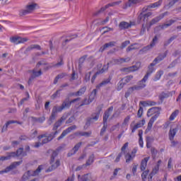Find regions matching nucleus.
<instances>
[{"label":"nucleus","instance_id":"13","mask_svg":"<svg viewBox=\"0 0 181 181\" xmlns=\"http://www.w3.org/2000/svg\"><path fill=\"white\" fill-rule=\"evenodd\" d=\"M11 124H18L19 125H22L23 122H19L18 120H8L6 123L3 126L1 132H6L8 131V127Z\"/></svg>","mask_w":181,"mask_h":181},{"label":"nucleus","instance_id":"33","mask_svg":"<svg viewBox=\"0 0 181 181\" xmlns=\"http://www.w3.org/2000/svg\"><path fill=\"white\" fill-rule=\"evenodd\" d=\"M148 160H149V157L145 158L141 160V170L144 171L145 169H146V165H148Z\"/></svg>","mask_w":181,"mask_h":181},{"label":"nucleus","instance_id":"27","mask_svg":"<svg viewBox=\"0 0 181 181\" xmlns=\"http://www.w3.org/2000/svg\"><path fill=\"white\" fill-rule=\"evenodd\" d=\"M158 42V36L155 35L154 37L153 38V40L151 43L149 45H147L144 48V50H151L152 47H154V46L156 45Z\"/></svg>","mask_w":181,"mask_h":181},{"label":"nucleus","instance_id":"1","mask_svg":"<svg viewBox=\"0 0 181 181\" xmlns=\"http://www.w3.org/2000/svg\"><path fill=\"white\" fill-rule=\"evenodd\" d=\"M163 0H159L158 1L152 4L149 6H147L142 8V13H141L138 17L139 21H143L146 23H148V18H150V16H152V12H148L145 13L148 9H152V8H158V6H160L162 5Z\"/></svg>","mask_w":181,"mask_h":181},{"label":"nucleus","instance_id":"8","mask_svg":"<svg viewBox=\"0 0 181 181\" xmlns=\"http://www.w3.org/2000/svg\"><path fill=\"white\" fill-rule=\"evenodd\" d=\"M103 108L100 106L97 107V112L92 113L90 117H89V121H92V122H95V121H98V118H100V114H101V111Z\"/></svg>","mask_w":181,"mask_h":181},{"label":"nucleus","instance_id":"38","mask_svg":"<svg viewBox=\"0 0 181 181\" xmlns=\"http://www.w3.org/2000/svg\"><path fill=\"white\" fill-rule=\"evenodd\" d=\"M10 42L14 43V45H19L21 43V37H10Z\"/></svg>","mask_w":181,"mask_h":181},{"label":"nucleus","instance_id":"14","mask_svg":"<svg viewBox=\"0 0 181 181\" xmlns=\"http://www.w3.org/2000/svg\"><path fill=\"white\" fill-rule=\"evenodd\" d=\"M166 15H168V12H165L162 14H160L158 16L153 18L149 23V26H152L155 25V23H158V22H159V21H161V19H163V18H165Z\"/></svg>","mask_w":181,"mask_h":181},{"label":"nucleus","instance_id":"23","mask_svg":"<svg viewBox=\"0 0 181 181\" xmlns=\"http://www.w3.org/2000/svg\"><path fill=\"white\" fill-rule=\"evenodd\" d=\"M106 70H108V66H104L101 70L98 71L91 78V83H94V81H95V78H97V76H98L99 74H103V73H104Z\"/></svg>","mask_w":181,"mask_h":181},{"label":"nucleus","instance_id":"30","mask_svg":"<svg viewBox=\"0 0 181 181\" xmlns=\"http://www.w3.org/2000/svg\"><path fill=\"white\" fill-rule=\"evenodd\" d=\"M145 125V119H142L141 122L136 123L132 129V132L134 134L138 128H141V127H144Z\"/></svg>","mask_w":181,"mask_h":181},{"label":"nucleus","instance_id":"58","mask_svg":"<svg viewBox=\"0 0 181 181\" xmlns=\"http://www.w3.org/2000/svg\"><path fill=\"white\" fill-rule=\"evenodd\" d=\"M62 89L57 90L53 95H52V98H57V97H60V91H62Z\"/></svg>","mask_w":181,"mask_h":181},{"label":"nucleus","instance_id":"29","mask_svg":"<svg viewBox=\"0 0 181 181\" xmlns=\"http://www.w3.org/2000/svg\"><path fill=\"white\" fill-rule=\"evenodd\" d=\"M177 133V127L173 128V129H170L168 133V136H169V139L170 141H173V139H175V136L176 135V134Z\"/></svg>","mask_w":181,"mask_h":181},{"label":"nucleus","instance_id":"40","mask_svg":"<svg viewBox=\"0 0 181 181\" xmlns=\"http://www.w3.org/2000/svg\"><path fill=\"white\" fill-rule=\"evenodd\" d=\"M86 90H87V87H86V86L81 88L80 90H78L76 92V97L83 95V94H84V93H86Z\"/></svg>","mask_w":181,"mask_h":181},{"label":"nucleus","instance_id":"45","mask_svg":"<svg viewBox=\"0 0 181 181\" xmlns=\"http://www.w3.org/2000/svg\"><path fill=\"white\" fill-rule=\"evenodd\" d=\"M177 115H179V110H176L170 115L169 118L170 121H173V119H175V118L177 117Z\"/></svg>","mask_w":181,"mask_h":181},{"label":"nucleus","instance_id":"41","mask_svg":"<svg viewBox=\"0 0 181 181\" xmlns=\"http://www.w3.org/2000/svg\"><path fill=\"white\" fill-rule=\"evenodd\" d=\"M16 157H19L21 156V155H22V156H26V153H23V148L21 147L18 149H17L16 152H15Z\"/></svg>","mask_w":181,"mask_h":181},{"label":"nucleus","instance_id":"52","mask_svg":"<svg viewBox=\"0 0 181 181\" xmlns=\"http://www.w3.org/2000/svg\"><path fill=\"white\" fill-rule=\"evenodd\" d=\"M112 111H114V107L111 106L105 112L104 114L105 115H107V117H110V115H111V113L112 112Z\"/></svg>","mask_w":181,"mask_h":181},{"label":"nucleus","instance_id":"39","mask_svg":"<svg viewBox=\"0 0 181 181\" xmlns=\"http://www.w3.org/2000/svg\"><path fill=\"white\" fill-rule=\"evenodd\" d=\"M94 153H92L89 157L88 160L86 161V165L90 166V165H92L94 163L95 159Z\"/></svg>","mask_w":181,"mask_h":181},{"label":"nucleus","instance_id":"25","mask_svg":"<svg viewBox=\"0 0 181 181\" xmlns=\"http://www.w3.org/2000/svg\"><path fill=\"white\" fill-rule=\"evenodd\" d=\"M154 66H156V64L155 63V62L153 61V62L151 63L148 67V70L145 75L146 77L149 78V76H151V74H152L153 71H155V68L153 67Z\"/></svg>","mask_w":181,"mask_h":181},{"label":"nucleus","instance_id":"22","mask_svg":"<svg viewBox=\"0 0 181 181\" xmlns=\"http://www.w3.org/2000/svg\"><path fill=\"white\" fill-rule=\"evenodd\" d=\"M66 119H67V117L66 116H62L61 117V119H59L58 121H57L52 128V131H56V129H57L59 127H62V124L64 121H66Z\"/></svg>","mask_w":181,"mask_h":181},{"label":"nucleus","instance_id":"21","mask_svg":"<svg viewBox=\"0 0 181 181\" xmlns=\"http://www.w3.org/2000/svg\"><path fill=\"white\" fill-rule=\"evenodd\" d=\"M43 170V165H39L38 168L35 171L28 170L25 173L28 174V177L30 176H37L40 172ZM33 172V174H32Z\"/></svg>","mask_w":181,"mask_h":181},{"label":"nucleus","instance_id":"2","mask_svg":"<svg viewBox=\"0 0 181 181\" xmlns=\"http://www.w3.org/2000/svg\"><path fill=\"white\" fill-rule=\"evenodd\" d=\"M36 8H39V4L35 2H29L25 6V9H21L19 11L20 16H25L32 13L34 11H36Z\"/></svg>","mask_w":181,"mask_h":181},{"label":"nucleus","instance_id":"43","mask_svg":"<svg viewBox=\"0 0 181 181\" xmlns=\"http://www.w3.org/2000/svg\"><path fill=\"white\" fill-rule=\"evenodd\" d=\"M175 39H177V35H173L172 37H170V39L168 41H165L164 42V46H168V45H170V43H172V42L173 40H175Z\"/></svg>","mask_w":181,"mask_h":181},{"label":"nucleus","instance_id":"9","mask_svg":"<svg viewBox=\"0 0 181 181\" xmlns=\"http://www.w3.org/2000/svg\"><path fill=\"white\" fill-rule=\"evenodd\" d=\"M42 138H45L42 139V142H36L35 144V148H39V146H42V145H45V144H47L48 142H50V140H49V138L46 134H42L38 136V139H42Z\"/></svg>","mask_w":181,"mask_h":181},{"label":"nucleus","instance_id":"36","mask_svg":"<svg viewBox=\"0 0 181 181\" xmlns=\"http://www.w3.org/2000/svg\"><path fill=\"white\" fill-rule=\"evenodd\" d=\"M175 22H176V21L170 20L167 22V23H165L163 25H160V27L161 28V29H165L166 28H169V26H172V25H173Z\"/></svg>","mask_w":181,"mask_h":181},{"label":"nucleus","instance_id":"59","mask_svg":"<svg viewBox=\"0 0 181 181\" xmlns=\"http://www.w3.org/2000/svg\"><path fill=\"white\" fill-rule=\"evenodd\" d=\"M159 97L160 100H165V98H168L169 97V93H162Z\"/></svg>","mask_w":181,"mask_h":181},{"label":"nucleus","instance_id":"6","mask_svg":"<svg viewBox=\"0 0 181 181\" xmlns=\"http://www.w3.org/2000/svg\"><path fill=\"white\" fill-rule=\"evenodd\" d=\"M121 2H122V1H119L113 2L112 4H107L104 7H102L99 11L95 12L93 13V16H98V15H100V13H103V12H104V11H105V9H108L109 6H115L116 5H119V4H121Z\"/></svg>","mask_w":181,"mask_h":181},{"label":"nucleus","instance_id":"37","mask_svg":"<svg viewBox=\"0 0 181 181\" xmlns=\"http://www.w3.org/2000/svg\"><path fill=\"white\" fill-rule=\"evenodd\" d=\"M53 131H54V132H52L51 134H49L48 135V136H47L49 141H53V139H54V138H56V135H57L59 134V131H57V129L53 130Z\"/></svg>","mask_w":181,"mask_h":181},{"label":"nucleus","instance_id":"55","mask_svg":"<svg viewBox=\"0 0 181 181\" xmlns=\"http://www.w3.org/2000/svg\"><path fill=\"white\" fill-rule=\"evenodd\" d=\"M145 32H146V24H142V27L140 31V36L144 35Z\"/></svg>","mask_w":181,"mask_h":181},{"label":"nucleus","instance_id":"47","mask_svg":"<svg viewBox=\"0 0 181 181\" xmlns=\"http://www.w3.org/2000/svg\"><path fill=\"white\" fill-rule=\"evenodd\" d=\"M111 63L112 64H122V58H119V59H113L111 61Z\"/></svg>","mask_w":181,"mask_h":181},{"label":"nucleus","instance_id":"57","mask_svg":"<svg viewBox=\"0 0 181 181\" xmlns=\"http://www.w3.org/2000/svg\"><path fill=\"white\" fill-rule=\"evenodd\" d=\"M177 63H178V60L175 59L170 64V65L168 66V69H173V67H175V66H176V64H177Z\"/></svg>","mask_w":181,"mask_h":181},{"label":"nucleus","instance_id":"11","mask_svg":"<svg viewBox=\"0 0 181 181\" xmlns=\"http://www.w3.org/2000/svg\"><path fill=\"white\" fill-rule=\"evenodd\" d=\"M139 66H141V64H136V65L129 66V67H124L120 69V71H122L123 73H131V71H136L139 69Z\"/></svg>","mask_w":181,"mask_h":181},{"label":"nucleus","instance_id":"10","mask_svg":"<svg viewBox=\"0 0 181 181\" xmlns=\"http://www.w3.org/2000/svg\"><path fill=\"white\" fill-rule=\"evenodd\" d=\"M74 129H77V126L73 125L64 130L62 134L57 138L58 141H60V139H63V138L66 136V135L70 134V132H71V131H74Z\"/></svg>","mask_w":181,"mask_h":181},{"label":"nucleus","instance_id":"3","mask_svg":"<svg viewBox=\"0 0 181 181\" xmlns=\"http://www.w3.org/2000/svg\"><path fill=\"white\" fill-rule=\"evenodd\" d=\"M71 100H70V98L67 97L62 102L61 106L55 105L53 107L52 110H55L56 112H62L63 110H69L70 107H71Z\"/></svg>","mask_w":181,"mask_h":181},{"label":"nucleus","instance_id":"56","mask_svg":"<svg viewBox=\"0 0 181 181\" xmlns=\"http://www.w3.org/2000/svg\"><path fill=\"white\" fill-rule=\"evenodd\" d=\"M176 76H177V71L168 73L167 77H168V78H175Z\"/></svg>","mask_w":181,"mask_h":181},{"label":"nucleus","instance_id":"15","mask_svg":"<svg viewBox=\"0 0 181 181\" xmlns=\"http://www.w3.org/2000/svg\"><path fill=\"white\" fill-rule=\"evenodd\" d=\"M83 144L82 142H79L78 144H76L74 148L71 150V151L69 153H68L67 156L68 158H70V156H73V155H76V153H77V151H78V149H80V148L81 147V145Z\"/></svg>","mask_w":181,"mask_h":181},{"label":"nucleus","instance_id":"49","mask_svg":"<svg viewBox=\"0 0 181 181\" xmlns=\"http://www.w3.org/2000/svg\"><path fill=\"white\" fill-rule=\"evenodd\" d=\"M39 76H42V70L40 69L38 71H36V70L33 69L32 77H39Z\"/></svg>","mask_w":181,"mask_h":181},{"label":"nucleus","instance_id":"51","mask_svg":"<svg viewBox=\"0 0 181 181\" xmlns=\"http://www.w3.org/2000/svg\"><path fill=\"white\" fill-rule=\"evenodd\" d=\"M128 145H129V143H128V142L125 143V144L123 145V146H122V148H121V151H122L121 153H122V154L123 153V155H125V154L127 153L126 149H127V148H128Z\"/></svg>","mask_w":181,"mask_h":181},{"label":"nucleus","instance_id":"48","mask_svg":"<svg viewBox=\"0 0 181 181\" xmlns=\"http://www.w3.org/2000/svg\"><path fill=\"white\" fill-rule=\"evenodd\" d=\"M124 86H125V83H124V81L122 80L119 81L118 84H117V90L118 91L122 90V88H124Z\"/></svg>","mask_w":181,"mask_h":181},{"label":"nucleus","instance_id":"35","mask_svg":"<svg viewBox=\"0 0 181 181\" xmlns=\"http://www.w3.org/2000/svg\"><path fill=\"white\" fill-rule=\"evenodd\" d=\"M97 89H93V91L90 93L88 99L91 103H93L94 100H95V97H97Z\"/></svg>","mask_w":181,"mask_h":181},{"label":"nucleus","instance_id":"61","mask_svg":"<svg viewBox=\"0 0 181 181\" xmlns=\"http://www.w3.org/2000/svg\"><path fill=\"white\" fill-rule=\"evenodd\" d=\"M87 57H88V55L86 54V55H83V57H81L80 59H79V63L80 64H83L86 60V59H87Z\"/></svg>","mask_w":181,"mask_h":181},{"label":"nucleus","instance_id":"32","mask_svg":"<svg viewBox=\"0 0 181 181\" xmlns=\"http://www.w3.org/2000/svg\"><path fill=\"white\" fill-rule=\"evenodd\" d=\"M124 155V158L126 160V163H130L134 160V158H135L134 155H132L129 153H126Z\"/></svg>","mask_w":181,"mask_h":181},{"label":"nucleus","instance_id":"53","mask_svg":"<svg viewBox=\"0 0 181 181\" xmlns=\"http://www.w3.org/2000/svg\"><path fill=\"white\" fill-rule=\"evenodd\" d=\"M136 45H138V44L137 43L132 44L130 46H129L127 48V52H131L132 50H135V49H138V47H134V46H136Z\"/></svg>","mask_w":181,"mask_h":181},{"label":"nucleus","instance_id":"54","mask_svg":"<svg viewBox=\"0 0 181 181\" xmlns=\"http://www.w3.org/2000/svg\"><path fill=\"white\" fill-rule=\"evenodd\" d=\"M92 102L90 101V99L85 98L82 103L81 104V107H83V105H89V104H91Z\"/></svg>","mask_w":181,"mask_h":181},{"label":"nucleus","instance_id":"26","mask_svg":"<svg viewBox=\"0 0 181 181\" xmlns=\"http://www.w3.org/2000/svg\"><path fill=\"white\" fill-rule=\"evenodd\" d=\"M56 117H57V112H56V109H52L51 116L47 122L48 125H52V124H53V121L56 119Z\"/></svg>","mask_w":181,"mask_h":181},{"label":"nucleus","instance_id":"7","mask_svg":"<svg viewBox=\"0 0 181 181\" xmlns=\"http://www.w3.org/2000/svg\"><path fill=\"white\" fill-rule=\"evenodd\" d=\"M144 0H128L126 3H124L122 6V9H128V8H131L132 6H135V5H138V4H141Z\"/></svg>","mask_w":181,"mask_h":181},{"label":"nucleus","instance_id":"42","mask_svg":"<svg viewBox=\"0 0 181 181\" xmlns=\"http://www.w3.org/2000/svg\"><path fill=\"white\" fill-rule=\"evenodd\" d=\"M64 64V62H63V59H61L59 62L53 64L52 66H49L47 67L46 70H49V69H52V67H60Z\"/></svg>","mask_w":181,"mask_h":181},{"label":"nucleus","instance_id":"24","mask_svg":"<svg viewBox=\"0 0 181 181\" xmlns=\"http://www.w3.org/2000/svg\"><path fill=\"white\" fill-rule=\"evenodd\" d=\"M6 156H1V160H11L12 158H16V153L15 152H7L6 153Z\"/></svg>","mask_w":181,"mask_h":181},{"label":"nucleus","instance_id":"50","mask_svg":"<svg viewBox=\"0 0 181 181\" xmlns=\"http://www.w3.org/2000/svg\"><path fill=\"white\" fill-rule=\"evenodd\" d=\"M108 127L107 124H103V127L100 130V136H103L104 134H105V131H107V128Z\"/></svg>","mask_w":181,"mask_h":181},{"label":"nucleus","instance_id":"5","mask_svg":"<svg viewBox=\"0 0 181 181\" xmlns=\"http://www.w3.org/2000/svg\"><path fill=\"white\" fill-rule=\"evenodd\" d=\"M23 162V160H20V161H15L13 163H12L9 166H8L7 168H6L5 170H3L1 171H0V173H8V172H11V170H13V169H16V168H18V166H20V165H22V163Z\"/></svg>","mask_w":181,"mask_h":181},{"label":"nucleus","instance_id":"28","mask_svg":"<svg viewBox=\"0 0 181 181\" xmlns=\"http://www.w3.org/2000/svg\"><path fill=\"white\" fill-rule=\"evenodd\" d=\"M115 41H112L107 43H105L103 47H101L99 49V52H104L105 49H108V47H113V46H115Z\"/></svg>","mask_w":181,"mask_h":181},{"label":"nucleus","instance_id":"44","mask_svg":"<svg viewBox=\"0 0 181 181\" xmlns=\"http://www.w3.org/2000/svg\"><path fill=\"white\" fill-rule=\"evenodd\" d=\"M134 78V76L132 75L127 76L124 78H123L122 80L124 84H127V83H129L131 80Z\"/></svg>","mask_w":181,"mask_h":181},{"label":"nucleus","instance_id":"12","mask_svg":"<svg viewBox=\"0 0 181 181\" xmlns=\"http://www.w3.org/2000/svg\"><path fill=\"white\" fill-rule=\"evenodd\" d=\"M158 117H159V113H157L154 115L149 120L148 123L147 128L146 129V132H149L151 129H152V127L153 125V123L155 122L156 119H158Z\"/></svg>","mask_w":181,"mask_h":181},{"label":"nucleus","instance_id":"63","mask_svg":"<svg viewBox=\"0 0 181 181\" xmlns=\"http://www.w3.org/2000/svg\"><path fill=\"white\" fill-rule=\"evenodd\" d=\"M29 175H28V173H25L21 178V181H26V180H29Z\"/></svg>","mask_w":181,"mask_h":181},{"label":"nucleus","instance_id":"16","mask_svg":"<svg viewBox=\"0 0 181 181\" xmlns=\"http://www.w3.org/2000/svg\"><path fill=\"white\" fill-rule=\"evenodd\" d=\"M50 165L51 166L46 170L47 173L53 172V170H55V169H57V168L60 166V160H57L55 163L52 162V160H50Z\"/></svg>","mask_w":181,"mask_h":181},{"label":"nucleus","instance_id":"19","mask_svg":"<svg viewBox=\"0 0 181 181\" xmlns=\"http://www.w3.org/2000/svg\"><path fill=\"white\" fill-rule=\"evenodd\" d=\"M160 108L158 107H151L147 112V117H152L153 114H155V115H156V114H158V117H159V115L160 114Z\"/></svg>","mask_w":181,"mask_h":181},{"label":"nucleus","instance_id":"31","mask_svg":"<svg viewBox=\"0 0 181 181\" xmlns=\"http://www.w3.org/2000/svg\"><path fill=\"white\" fill-rule=\"evenodd\" d=\"M34 49H36L37 50H41L42 47H40V45H31L30 47L26 48L24 53H28L29 52H31V50H33Z\"/></svg>","mask_w":181,"mask_h":181},{"label":"nucleus","instance_id":"34","mask_svg":"<svg viewBox=\"0 0 181 181\" xmlns=\"http://www.w3.org/2000/svg\"><path fill=\"white\" fill-rule=\"evenodd\" d=\"M76 136H86L88 138L91 135V132H78L75 133Z\"/></svg>","mask_w":181,"mask_h":181},{"label":"nucleus","instance_id":"17","mask_svg":"<svg viewBox=\"0 0 181 181\" xmlns=\"http://www.w3.org/2000/svg\"><path fill=\"white\" fill-rule=\"evenodd\" d=\"M168 51L166 50L163 54L162 53L158 54V56L156 57L153 62H154L156 64H158V63H160V62H162L166 57V56H168Z\"/></svg>","mask_w":181,"mask_h":181},{"label":"nucleus","instance_id":"20","mask_svg":"<svg viewBox=\"0 0 181 181\" xmlns=\"http://www.w3.org/2000/svg\"><path fill=\"white\" fill-rule=\"evenodd\" d=\"M111 80H112V76H109L107 78L104 79L100 83L96 86V88L100 90L101 87H104L107 86V84H110L111 83Z\"/></svg>","mask_w":181,"mask_h":181},{"label":"nucleus","instance_id":"18","mask_svg":"<svg viewBox=\"0 0 181 181\" xmlns=\"http://www.w3.org/2000/svg\"><path fill=\"white\" fill-rule=\"evenodd\" d=\"M134 25H135V23L132 22L127 23L125 21H122L119 24V28L121 29V30H124L125 29H129V28H131V26H134Z\"/></svg>","mask_w":181,"mask_h":181},{"label":"nucleus","instance_id":"64","mask_svg":"<svg viewBox=\"0 0 181 181\" xmlns=\"http://www.w3.org/2000/svg\"><path fill=\"white\" fill-rule=\"evenodd\" d=\"M58 153L57 151H53L52 156H51V162H54V158L57 156Z\"/></svg>","mask_w":181,"mask_h":181},{"label":"nucleus","instance_id":"62","mask_svg":"<svg viewBox=\"0 0 181 181\" xmlns=\"http://www.w3.org/2000/svg\"><path fill=\"white\" fill-rule=\"evenodd\" d=\"M158 171L153 170V172L151 173L148 175V181H152V177H153V175H156Z\"/></svg>","mask_w":181,"mask_h":181},{"label":"nucleus","instance_id":"46","mask_svg":"<svg viewBox=\"0 0 181 181\" xmlns=\"http://www.w3.org/2000/svg\"><path fill=\"white\" fill-rule=\"evenodd\" d=\"M148 175H149V170H146L143 172L141 174V178L143 181H146V177H148Z\"/></svg>","mask_w":181,"mask_h":181},{"label":"nucleus","instance_id":"60","mask_svg":"<svg viewBox=\"0 0 181 181\" xmlns=\"http://www.w3.org/2000/svg\"><path fill=\"white\" fill-rule=\"evenodd\" d=\"M151 153L153 156H156V155H158V150H156V148H155V147H151Z\"/></svg>","mask_w":181,"mask_h":181},{"label":"nucleus","instance_id":"4","mask_svg":"<svg viewBox=\"0 0 181 181\" xmlns=\"http://www.w3.org/2000/svg\"><path fill=\"white\" fill-rule=\"evenodd\" d=\"M148 76H144V78L138 82L137 85L129 88V91H139V90L145 88V87H146V81H148Z\"/></svg>","mask_w":181,"mask_h":181}]
</instances>
